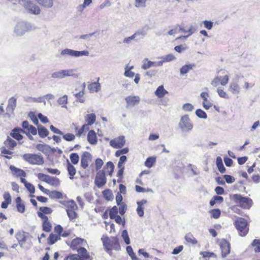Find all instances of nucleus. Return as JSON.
I'll list each match as a JSON object with an SVG mask.
<instances>
[{"mask_svg": "<svg viewBox=\"0 0 260 260\" xmlns=\"http://www.w3.org/2000/svg\"><path fill=\"white\" fill-rule=\"evenodd\" d=\"M104 248L107 252L112 249L118 251L120 249V246L118 239L116 237L109 238L107 235H103L101 238Z\"/></svg>", "mask_w": 260, "mask_h": 260, "instance_id": "nucleus-1", "label": "nucleus"}, {"mask_svg": "<svg viewBox=\"0 0 260 260\" xmlns=\"http://www.w3.org/2000/svg\"><path fill=\"white\" fill-rule=\"evenodd\" d=\"M231 198L238 206L244 209H249L253 204L252 200L248 197H243L241 194H234Z\"/></svg>", "mask_w": 260, "mask_h": 260, "instance_id": "nucleus-2", "label": "nucleus"}, {"mask_svg": "<svg viewBox=\"0 0 260 260\" xmlns=\"http://www.w3.org/2000/svg\"><path fill=\"white\" fill-rule=\"evenodd\" d=\"M79 74L76 69H63L52 73L51 77L54 79H61L68 77L78 78Z\"/></svg>", "mask_w": 260, "mask_h": 260, "instance_id": "nucleus-3", "label": "nucleus"}, {"mask_svg": "<svg viewBox=\"0 0 260 260\" xmlns=\"http://www.w3.org/2000/svg\"><path fill=\"white\" fill-rule=\"evenodd\" d=\"M181 166H179V172L176 173L178 177H181L183 174L192 176L199 174L200 171L197 168L191 164H188L186 166H184L183 164H180Z\"/></svg>", "mask_w": 260, "mask_h": 260, "instance_id": "nucleus-4", "label": "nucleus"}, {"mask_svg": "<svg viewBox=\"0 0 260 260\" xmlns=\"http://www.w3.org/2000/svg\"><path fill=\"white\" fill-rule=\"evenodd\" d=\"M31 24L26 21H21L18 22L14 28V32L17 36H22L26 32L32 29Z\"/></svg>", "mask_w": 260, "mask_h": 260, "instance_id": "nucleus-5", "label": "nucleus"}, {"mask_svg": "<svg viewBox=\"0 0 260 260\" xmlns=\"http://www.w3.org/2000/svg\"><path fill=\"white\" fill-rule=\"evenodd\" d=\"M247 222L243 218H238L235 222V225L241 236H245L248 233V228Z\"/></svg>", "mask_w": 260, "mask_h": 260, "instance_id": "nucleus-6", "label": "nucleus"}, {"mask_svg": "<svg viewBox=\"0 0 260 260\" xmlns=\"http://www.w3.org/2000/svg\"><path fill=\"white\" fill-rule=\"evenodd\" d=\"M224 70L221 71V73L223 75L221 76H217L215 77L211 81V84L213 87H217L219 84L222 86L226 85L229 81L230 76L228 74H225Z\"/></svg>", "mask_w": 260, "mask_h": 260, "instance_id": "nucleus-7", "label": "nucleus"}, {"mask_svg": "<svg viewBox=\"0 0 260 260\" xmlns=\"http://www.w3.org/2000/svg\"><path fill=\"white\" fill-rule=\"evenodd\" d=\"M21 3H22L24 5L25 9L29 13L34 15H38L40 14L41 9L40 7L30 0L21 1Z\"/></svg>", "mask_w": 260, "mask_h": 260, "instance_id": "nucleus-8", "label": "nucleus"}, {"mask_svg": "<svg viewBox=\"0 0 260 260\" xmlns=\"http://www.w3.org/2000/svg\"><path fill=\"white\" fill-rule=\"evenodd\" d=\"M179 126L182 131L189 132L192 129L193 124L188 115H184L181 117Z\"/></svg>", "mask_w": 260, "mask_h": 260, "instance_id": "nucleus-9", "label": "nucleus"}, {"mask_svg": "<svg viewBox=\"0 0 260 260\" xmlns=\"http://www.w3.org/2000/svg\"><path fill=\"white\" fill-rule=\"evenodd\" d=\"M60 54L61 55H68L72 57H78L82 56H88L89 52L86 50L76 51L70 49H65L62 50Z\"/></svg>", "mask_w": 260, "mask_h": 260, "instance_id": "nucleus-10", "label": "nucleus"}, {"mask_svg": "<svg viewBox=\"0 0 260 260\" xmlns=\"http://www.w3.org/2000/svg\"><path fill=\"white\" fill-rule=\"evenodd\" d=\"M23 159L28 162H43V159L40 154L27 153L23 155Z\"/></svg>", "mask_w": 260, "mask_h": 260, "instance_id": "nucleus-11", "label": "nucleus"}, {"mask_svg": "<svg viewBox=\"0 0 260 260\" xmlns=\"http://www.w3.org/2000/svg\"><path fill=\"white\" fill-rule=\"evenodd\" d=\"M106 183V178L105 176V172L104 170L99 171L95 178V184L98 187H101L104 185Z\"/></svg>", "mask_w": 260, "mask_h": 260, "instance_id": "nucleus-12", "label": "nucleus"}, {"mask_svg": "<svg viewBox=\"0 0 260 260\" xmlns=\"http://www.w3.org/2000/svg\"><path fill=\"white\" fill-rule=\"evenodd\" d=\"M220 247L221 251L222 258H224L230 252V244L225 239H222L220 243Z\"/></svg>", "mask_w": 260, "mask_h": 260, "instance_id": "nucleus-13", "label": "nucleus"}, {"mask_svg": "<svg viewBox=\"0 0 260 260\" xmlns=\"http://www.w3.org/2000/svg\"><path fill=\"white\" fill-rule=\"evenodd\" d=\"M142 63L143 64L141 68L144 70H147L153 67H156L162 66V62L160 60L159 61H152L146 58L143 59Z\"/></svg>", "mask_w": 260, "mask_h": 260, "instance_id": "nucleus-14", "label": "nucleus"}, {"mask_svg": "<svg viewBox=\"0 0 260 260\" xmlns=\"http://www.w3.org/2000/svg\"><path fill=\"white\" fill-rule=\"evenodd\" d=\"M125 143V138L121 136L111 140L110 145L114 148H120L124 146Z\"/></svg>", "mask_w": 260, "mask_h": 260, "instance_id": "nucleus-15", "label": "nucleus"}, {"mask_svg": "<svg viewBox=\"0 0 260 260\" xmlns=\"http://www.w3.org/2000/svg\"><path fill=\"white\" fill-rule=\"evenodd\" d=\"M200 96L203 100V106L206 110H208L211 107H212L213 104L208 100V98L209 96V94L207 91L202 92L201 93Z\"/></svg>", "mask_w": 260, "mask_h": 260, "instance_id": "nucleus-16", "label": "nucleus"}, {"mask_svg": "<svg viewBox=\"0 0 260 260\" xmlns=\"http://www.w3.org/2000/svg\"><path fill=\"white\" fill-rule=\"evenodd\" d=\"M125 100L127 103V106H134L140 102V99L138 96L129 95L125 98Z\"/></svg>", "mask_w": 260, "mask_h": 260, "instance_id": "nucleus-17", "label": "nucleus"}, {"mask_svg": "<svg viewBox=\"0 0 260 260\" xmlns=\"http://www.w3.org/2000/svg\"><path fill=\"white\" fill-rule=\"evenodd\" d=\"M229 90L234 94H238L240 93V87L236 81H232L229 86Z\"/></svg>", "mask_w": 260, "mask_h": 260, "instance_id": "nucleus-18", "label": "nucleus"}, {"mask_svg": "<svg viewBox=\"0 0 260 260\" xmlns=\"http://www.w3.org/2000/svg\"><path fill=\"white\" fill-rule=\"evenodd\" d=\"M87 139L88 142L91 145H95L97 144V136L94 130H90L88 132Z\"/></svg>", "mask_w": 260, "mask_h": 260, "instance_id": "nucleus-19", "label": "nucleus"}, {"mask_svg": "<svg viewBox=\"0 0 260 260\" xmlns=\"http://www.w3.org/2000/svg\"><path fill=\"white\" fill-rule=\"evenodd\" d=\"M10 169L13 175L16 177H26V173L23 170L18 169L14 166H10Z\"/></svg>", "mask_w": 260, "mask_h": 260, "instance_id": "nucleus-20", "label": "nucleus"}, {"mask_svg": "<svg viewBox=\"0 0 260 260\" xmlns=\"http://www.w3.org/2000/svg\"><path fill=\"white\" fill-rule=\"evenodd\" d=\"M100 78H98L96 82H92L88 85V89L90 92H98L101 90V84L99 81Z\"/></svg>", "mask_w": 260, "mask_h": 260, "instance_id": "nucleus-21", "label": "nucleus"}, {"mask_svg": "<svg viewBox=\"0 0 260 260\" xmlns=\"http://www.w3.org/2000/svg\"><path fill=\"white\" fill-rule=\"evenodd\" d=\"M17 99L14 97L11 98L8 101L6 110L8 112L13 113L16 107Z\"/></svg>", "mask_w": 260, "mask_h": 260, "instance_id": "nucleus-22", "label": "nucleus"}, {"mask_svg": "<svg viewBox=\"0 0 260 260\" xmlns=\"http://www.w3.org/2000/svg\"><path fill=\"white\" fill-rule=\"evenodd\" d=\"M83 242V240L81 238H75L72 240L70 247L73 250H77L79 249V247L82 245Z\"/></svg>", "mask_w": 260, "mask_h": 260, "instance_id": "nucleus-23", "label": "nucleus"}, {"mask_svg": "<svg viewBox=\"0 0 260 260\" xmlns=\"http://www.w3.org/2000/svg\"><path fill=\"white\" fill-rule=\"evenodd\" d=\"M77 251L79 253V260H86L89 257V254L85 248L80 247Z\"/></svg>", "mask_w": 260, "mask_h": 260, "instance_id": "nucleus-24", "label": "nucleus"}, {"mask_svg": "<svg viewBox=\"0 0 260 260\" xmlns=\"http://www.w3.org/2000/svg\"><path fill=\"white\" fill-rule=\"evenodd\" d=\"M39 5L45 8H51L53 6V0H35Z\"/></svg>", "mask_w": 260, "mask_h": 260, "instance_id": "nucleus-25", "label": "nucleus"}, {"mask_svg": "<svg viewBox=\"0 0 260 260\" xmlns=\"http://www.w3.org/2000/svg\"><path fill=\"white\" fill-rule=\"evenodd\" d=\"M145 33H144L143 31H137L131 37L125 38L123 40V42L126 44H129L130 43H131L132 41L134 40L135 38L138 36L141 35L142 37H143L145 36Z\"/></svg>", "mask_w": 260, "mask_h": 260, "instance_id": "nucleus-26", "label": "nucleus"}, {"mask_svg": "<svg viewBox=\"0 0 260 260\" xmlns=\"http://www.w3.org/2000/svg\"><path fill=\"white\" fill-rule=\"evenodd\" d=\"M167 93L168 92L164 88L163 85L159 86L154 92L155 95L159 99L163 98Z\"/></svg>", "mask_w": 260, "mask_h": 260, "instance_id": "nucleus-27", "label": "nucleus"}, {"mask_svg": "<svg viewBox=\"0 0 260 260\" xmlns=\"http://www.w3.org/2000/svg\"><path fill=\"white\" fill-rule=\"evenodd\" d=\"M84 119L86 124L91 125L96 120V115L94 113L87 114L85 115Z\"/></svg>", "mask_w": 260, "mask_h": 260, "instance_id": "nucleus-28", "label": "nucleus"}, {"mask_svg": "<svg viewBox=\"0 0 260 260\" xmlns=\"http://www.w3.org/2000/svg\"><path fill=\"white\" fill-rule=\"evenodd\" d=\"M195 67L196 64L194 63H189L183 66L180 70V74L183 75Z\"/></svg>", "mask_w": 260, "mask_h": 260, "instance_id": "nucleus-29", "label": "nucleus"}, {"mask_svg": "<svg viewBox=\"0 0 260 260\" xmlns=\"http://www.w3.org/2000/svg\"><path fill=\"white\" fill-rule=\"evenodd\" d=\"M47 195H48L50 198L52 199H60L63 198L62 193L61 192L56 190H49Z\"/></svg>", "mask_w": 260, "mask_h": 260, "instance_id": "nucleus-30", "label": "nucleus"}, {"mask_svg": "<svg viewBox=\"0 0 260 260\" xmlns=\"http://www.w3.org/2000/svg\"><path fill=\"white\" fill-rule=\"evenodd\" d=\"M16 203L17 211L21 213H24L25 207L24 204L21 203V199L20 197L16 199Z\"/></svg>", "mask_w": 260, "mask_h": 260, "instance_id": "nucleus-31", "label": "nucleus"}, {"mask_svg": "<svg viewBox=\"0 0 260 260\" xmlns=\"http://www.w3.org/2000/svg\"><path fill=\"white\" fill-rule=\"evenodd\" d=\"M16 142L9 137H8L5 142V146L10 149H13L16 146Z\"/></svg>", "mask_w": 260, "mask_h": 260, "instance_id": "nucleus-32", "label": "nucleus"}, {"mask_svg": "<svg viewBox=\"0 0 260 260\" xmlns=\"http://www.w3.org/2000/svg\"><path fill=\"white\" fill-rule=\"evenodd\" d=\"M67 169L70 175V179H73L74 175L76 173V170L75 168L72 164H67Z\"/></svg>", "mask_w": 260, "mask_h": 260, "instance_id": "nucleus-33", "label": "nucleus"}, {"mask_svg": "<svg viewBox=\"0 0 260 260\" xmlns=\"http://www.w3.org/2000/svg\"><path fill=\"white\" fill-rule=\"evenodd\" d=\"M20 132H23L20 128H14L11 133V136L17 140H20L22 139V136L20 134Z\"/></svg>", "mask_w": 260, "mask_h": 260, "instance_id": "nucleus-34", "label": "nucleus"}, {"mask_svg": "<svg viewBox=\"0 0 260 260\" xmlns=\"http://www.w3.org/2000/svg\"><path fill=\"white\" fill-rule=\"evenodd\" d=\"M92 156L91 154L87 151H85L81 155L80 162H89L91 161Z\"/></svg>", "mask_w": 260, "mask_h": 260, "instance_id": "nucleus-35", "label": "nucleus"}, {"mask_svg": "<svg viewBox=\"0 0 260 260\" xmlns=\"http://www.w3.org/2000/svg\"><path fill=\"white\" fill-rule=\"evenodd\" d=\"M57 103L59 105H61L62 108H67V105L68 103V96L67 95H64L60 97L58 100Z\"/></svg>", "mask_w": 260, "mask_h": 260, "instance_id": "nucleus-36", "label": "nucleus"}, {"mask_svg": "<svg viewBox=\"0 0 260 260\" xmlns=\"http://www.w3.org/2000/svg\"><path fill=\"white\" fill-rule=\"evenodd\" d=\"M16 238L18 241L20 246L22 247L23 243L26 241V236L24 234L19 233L16 234Z\"/></svg>", "mask_w": 260, "mask_h": 260, "instance_id": "nucleus-37", "label": "nucleus"}, {"mask_svg": "<svg viewBox=\"0 0 260 260\" xmlns=\"http://www.w3.org/2000/svg\"><path fill=\"white\" fill-rule=\"evenodd\" d=\"M60 239L59 236L51 233L48 238V244L50 245H53Z\"/></svg>", "mask_w": 260, "mask_h": 260, "instance_id": "nucleus-38", "label": "nucleus"}, {"mask_svg": "<svg viewBox=\"0 0 260 260\" xmlns=\"http://www.w3.org/2000/svg\"><path fill=\"white\" fill-rule=\"evenodd\" d=\"M47 183L51 185L57 186L59 185L60 182L58 178L49 176Z\"/></svg>", "mask_w": 260, "mask_h": 260, "instance_id": "nucleus-39", "label": "nucleus"}, {"mask_svg": "<svg viewBox=\"0 0 260 260\" xmlns=\"http://www.w3.org/2000/svg\"><path fill=\"white\" fill-rule=\"evenodd\" d=\"M160 61L162 62V65L164 62H170L174 60L175 59V56L172 54H169L167 55L160 57Z\"/></svg>", "mask_w": 260, "mask_h": 260, "instance_id": "nucleus-40", "label": "nucleus"}, {"mask_svg": "<svg viewBox=\"0 0 260 260\" xmlns=\"http://www.w3.org/2000/svg\"><path fill=\"white\" fill-rule=\"evenodd\" d=\"M185 239L187 242L192 244H196L198 243V241L190 233H188L185 235Z\"/></svg>", "mask_w": 260, "mask_h": 260, "instance_id": "nucleus-41", "label": "nucleus"}, {"mask_svg": "<svg viewBox=\"0 0 260 260\" xmlns=\"http://www.w3.org/2000/svg\"><path fill=\"white\" fill-rule=\"evenodd\" d=\"M38 134L42 138H44L48 135V130L43 126H38Z\"/></svg>", "mask_w": 260, "mask_h": 260, "instance_id": "nucleus-42", "label": "nucleus"}, {"mask_svg": "<svg viewBox=\"0 0 260 260\" xmlns=\"http://www.w3.org/2000/svg\"><path fill=\"white\" fill-rule=\"evenodd\" d=\"M75 210H70L69 209H66L68 216L71 220H75L77 217V214Z\"/></svg>", "mask_w": 260, "mask_h": 260, "instance_id": "nucleus-43", "label": "nucleus"}, {"mask_svg": "<svg viewBox=\"0 0 260 260\" xmlns=\"http://www.w3.org/2000/svg\"><path fill=\"white\" fill-rule=\"evenodd\" d=\"M89 125L85 123L83 124L81 128L78 130L76 135L78 137H80L84 133L88 131L89 129Z\"/></svg>", "mask_w": 260, "mask_h": 260, "instance_id": "nucleus-44", "label": "nucleus"}, {"mask_svg": "<svg viewBox=\"0 0 260 260\" xmlns=\"http://www.w3.org/2000/svg\"><path fill=\"white\" fill-rule=\"evenodd\" d=\"M103 194L105 199L107 201H110L113 199V194L111 190L106 189L103 191Z\"/></svg>", "mask_w": 260, "mask_h": 260, "instance_id": "nucleus-45", "label": "nucleus"}, {"mask_svg": "<svg viewBox=\"0 0 260 260\" xmlns=\"http://www.w3.org/2000/svg\"><path fill=\"white\" fill-rule=\"evenodd\" d=\"M211 217L218 219L221 215V211L219 209H214L210 211Z\"/></svg>", "mask_w": 260, "mask_h": 260, "instance_id": "nucleus-46", "label": "nucleus"}, {"mask_svg": "<svg viewBox=\"0 0 260 260\" xmlns=\"http://www.w3.org/2000/svg\"><path fill=\"white\" fill-rule=\"evenodd\" d=\"M121 237L126 244L128 245L130 243V239L128 232L126 230H124L122 232Z\"/></svg>", "mask_w": 260, "mask_h": 260, "instance_id": "nucleus-47", "label": "nucleus"}, {"mask_svg": "<svg viewBox=\"0 0 260 260\" xmlns=\"http://www.w3.org/2000/svg\"><path fill=\"white\" fill-rule=\"evenodd\" d=\"M251 246L254 248V251L256 252H260V240L254 239L252 243Z\"/></svg>", "mask_w": 260, "mask_h": 260, "instance_id": "nucleus-48", "label": "nucleus"}, {"mask_svg": "<svg viewBox=\"0 0 260 260\" xmlns=\"http://www.w3.org/2000/svg\"><path fill=\"white\" fill-rule=\"evenodd\" d=\"M147 0H135V6L137 8H144L146 7Z\"/></svg>", "mask_w": 260, "mask_h": 260, "instance_id": "nucleus-49", "label": "nucleus"}, {"mask_svg": "<svg viewBox=\"0 0 260 260\" xmlns=\"http://www.w3.org/2000/svg\"><path fill=\"white\" fill-rule=\"evenodd\" d=\"M42 226L43 231L46 232H50L52 228L51 224L49 220L47 221L43 222Z\"/></svg>", "mask_w": 260, "mask_h": 260, "instance_id": "nucleus-50", "label": "nucleus"}, {"mask_svg": "<svg viewBox=\"0 0 260 260\" xmlns=\"http://www.w3.org/2000/svg\"><path fill=\"white\" fill-rule=\"evenodd\" d=\"M196 114L198 117L201 118L206 119L207 118V114L202 109H197L196 111Z\"/></svg>", "mask_w": 260, "mask_h": 260, "instance_id": "nucleus-51", "label": "nucleus"}, {"mask_svg": "<svg viewBox=\"0 0 260 260\" xmlns=\"http://www.w3.org/2000/svg\"><path fill=\"white\" fill-rule=\"evenodd\" d=\"M217 92L220 98L226 99H228L229 98L226 93L221 87L217 88Z\"/></svg>", "mask_w": 260, "mask_h": 260, "instance_id": "nucleus-52", "label": "nucleus"}, {"mask_svg": "<svg viewBox=\"0 0 260 260\" xmlns=\"http://www.w3.org/2000/svg\"><path fill=\"white\" fill-rule=\"evenodd\" d=\"M118 212L117 207L116 206H113L109 212V216L110 219H113V217L117 215Z\"/></svg>", "mask_w": 260, "mask_h": 260, "instance_id": "nucleus-53", "label": "nucleus"}, {"mask_svg": "<svg viewBox=\"0 0 260 260\" xmlns=\"http://www.w3.org/2000/svg\"><path fill=\"white\" fill-rule=\"evenodd\" d=\"M193 109V106L190 103H186L182 106V109L185 112L192 111Z\"/></svg>", "mask_w": 260, "mask_h": 260, "instance_id": "nucleus-54", "label": "nucleus"}, {"mask_svg": "<svg viewBox=\"0 0 260 260\" xmlns=\"http://www.w3.org/2000/svg\"><path fill=\"white\" fill-rule=\"evenodd\" d=\"M84 94V91H80L79 92L75 94V96L78 99L79 102L83 103L85 102V99L83 98Z\"/></svg>", "mask_w": 260, "mask_h": 260, "instance_id": "nucleus-55", "label": "nucleus"}, {"mask_svg": "<svg viewBox=\"0 0 260 260\" xmlns=\"http://www.w3.org/2000/svg\"><path fill=\"white\" fill-rule=\"evenodd\" d=\"M123 164H118V171L117 174V176L119 178H121L123 175V170L124 168Z\"/></svg>", "mask_w": 260, "mask_h": 260, "instance_id": "nucleus-56", "label": "nucleus"}, {"mask_svg": "<svg viewBox=\"0 0 260 260\" xmlns=\"http://www.w3.org/2000/svg\"><path fill=\"white\" fill-rule=\"evenodd\" d=\"M115 219V221H116V222L118 223L119 224H122L123 226H124L125 225V219H122L119 215H117L116 216H114L113 217V219Z\"/></svg>", "mask_w": 260, "mask_h": 260, "instance_id": "nucleus-57", "label": "nucleus"}, {"mask_svg": "<svg viewBox=\"0 0 260 260\" xmlns=\"http://www.w3.org/2000/svg\"><path fill=\"white\" fill-rule=\"evenodd\" d=\"M71 162H78L79 157L77 153H72L70 154V156Z\"/></svg>", "mask_w": 260, "mask_h": 260, "instance_id": "nucleus-58", "label": "nucleus"}, {"mask_svg": "<svg viewBox=\"0 0 260 260\" xmlns=\"http://www.w3.org/2000/svg\"><path fill=\"white\" fill-rule=\"evenodd\" d=\"M40 211L45 214H51L53 210L48 207H41L39 209Z\"/></svg>", "mask_w": 260, "mask_h": 260, "instance_id": "nucleus-59", "label": "nucleus"}, {"mask_svg": "<svg viewBox=\"0 0 260 260\" xmlns=\"http://www.w3.org/2000/svg\"><path fill=\"white\" fill-rule=\"evenodd\" d=\"M70 210H76L77 209V206L74 201L70 200L69 201V203L67 207Z\"/></svg>", "mask_w": 260, "mask_h": 260, "instance_id": "nucleus-60", "label": "nucleus"}, {"mask_svg": "<svg viewBox=\"0 0 260 260\" xmlns=\"http://www.w3.org/2000/svg\"><path fill=\"white\" fill-rule=\"evenodd\" d=\"M64 260H79V254H70L65 257Z\"/></svg>", "mask_w": 260, "mask_h": 260, "instance_id": "nucleus-61", "label": "nucleus"}, {"mask_svg": "<svg viewBox=\"0 0 260 260\" xmlns=\"http://www.w3.org/2000/svg\"><path fill=\"white\" fill-rule=\"evenodd\" d=\"M203 23L204 27L209 30L211 29L213 26V22L211 21L204 20Z\"/></svg>", "mask_w": 260, "mask_h": 260, "instance_id": "nucleus-62", "label": "nucleus"}, {"mask_svg": "<svg viewBox=\"0 0 260 260\" xmlns=\"http://www.w3.org/2000/svg\"><path fill=\"white\" fill-rule=\"evenodd\" d=\"M62 136H63V139L68 141H73L75 138V135L69 133V134H67L65 135L63 134Z\"/></svg>", "mask_w": 260, "mask_h": 260, "instance_id": "nucleus-63", "label": "nucleus"}, {"mask_svg": "<svg viewBox=\"0 0 260 260\" xmlns=\"http://www.w3.org/2000/svg\"><path fill=\"white\" fill-rule=\"evenodd\" d=\"M187 49V47L185 45H178L175 47L174 49L175 50L179 53H181L185 50H186Z\"/></svg>", "mask_w": 260, "mask_h": 260, "instance_id": "nucleus-64", "label": "nucleus"}]
</instances>
